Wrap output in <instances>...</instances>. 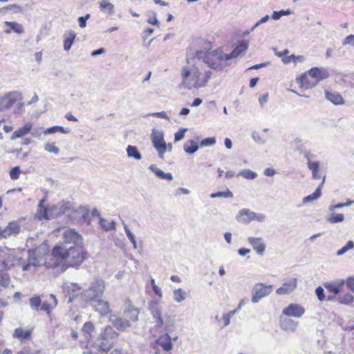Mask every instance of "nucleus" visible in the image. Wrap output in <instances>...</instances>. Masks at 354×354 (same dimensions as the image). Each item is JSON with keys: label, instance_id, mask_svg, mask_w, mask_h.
I'll return each instance as SVG.
<instances>
[{"label": "nucleus", "instance_id": "1", "mask_svg": "<svg viewBox=\"0 0 354 354\" xmlns=\"http://www.w3.org/2000/svg\"><path fill=\"white\" fill-rule=\"evenodd\" d=\"M86 254L84 246L55 245L53 256L56 259L57 272H63L70 267L80 266L86 259Z\"/></svg>", "mask_w": 354, "mask_h": 354}, {"label": "nucleus", "instance_id": "2", "mask_svg": "<svg viewBox=\"0 0 354 354\" xmlns=\"http://www.w3.org/2000/svg\"><path fill=\"white\" fill-rule=\"evenodd\" d=\"M181 75L183 87L191 90L206 86L212 75V72L211 70L203 68L201 63H197L190 68H183Z\"/></svg>", "mask_w": 354, "mask_h": 354}, {"label": "nucleus", "instance_id": "3", "mask_svg": "<svg viewBox=\"0 0 354 354\" xmlns=\"http://www.w3.org/2000/svg\"><path fill=\"white\" fill-rule=\"evenodd\" d=\"M28 263L24 265L23 270L26 271L30 266H44L48 269L56 268V259L53 256V250L49 253V246L47 243H43L37 247L35 250H29Z\"/></svg>", "mask_w": 354, "mask_h": 354}, {"label": "nucleus", "instance_id": "4", "mask_svg": "<svg viewBox=\"0 0 354 354\" xmlns=\"http://www.w3.org/2000/svg\"><path fill=\"white\" fill-rule=\"evenodd\" d=\"M194 59H197L198 62L202 61L208 67L214 70H221L227 65L225 55L220 50L207 52L197 50Z\"/></svg>", "mask_w": 354, "mask_h": 354}, {"label": "nucleus", "instance_id": "5", "mask_svg": "<svg viewBox=\"0 0 354 354\" xmlns=\"http://www.w3.org/2000/svg\"><path fill=\"white\" fill-rule=\"evenodd\" d=\"M148 308L153 318L156 320V327L167 328L172 326L173 321L170 315L168 313H162V306L158 301L151 300L149 301Z\"/></svg>", "mask_w": 354, "mask_h": 354}, {"label": "nucleus", "instance_id": "6", "mask_svg": "<svg viewBox=\"0 0 354 354\" xmlns=\"http://www.w3.org/2000/svg\"><path fill=\"white\" fill-rule=\"evenodd\" d=\"M118 337L114 329L107 326L96 340V345L100 351L108 353L113 346V340Z\"/></svg>", "mask_w": 354, "mask_h": 354}, {"label": "nucleus", "instance_id": "7", "mask_svg": "<svg viewBox=\"0 0 354 354\" xmlns=\"http://www.w3.org/2000/svg\"><path fill=\"white\" fill-rule=\"evenodd\" d=\"M153 147L156 150L159 158L164 159L166 152V142L164 139V133L162 131L153 129L151 135Z\"/></svg>", "mask_w": 354, "mask_h": 354}, {"label": "nucleus", "instance_id": "8", "mask_svg": "<svg viewBox=\"0 0 354 354\" xmlns=\"http://www.w3.org/2000/svg\"><path fill=\"white\" fill-rule=\"evenodd\" d=\"M84 246L83 237L74 229H66L63 232V243L60 245Z\"/></svg>", "mask_w": 354, "mask_h": 354}, {"label": "nucleus", "instance_id": "9", "mask_svg": "<svg viewBox=\"0 0 354 354\" xmlns=\"http://www.w3.org/2000/svg\"><path fill=\"white\" fill-rule=\"evenodd\" d=\"M22 100V93L19 91H10L0 96V111L11 108L18 100Z\"/></svg>", "mask_w": 354, "mask_h": 354}, {"label": "nucleus", "instance_id": "10", "mask_svg": "<svg viewBox=\"0 0 354 354\" xmlns=\"http://www.w3.org/2000/svg\"><path fill=\"white\" fill-rule=\"evenodd\" d=\"M273 286L272 285L266 286L263 283H258L253 287L252 292V302L256 304L259 300L269 295Z\"/></svg>", "mask_w": 354, "mask_h": 354}, {"label": "nucleus", "instance_id": "11", "mask_svg": "<svg viewBox=\"0 0 354 354\" xmlns=\"http://www.w3.org/2000/svg\"><path fill=\"white\" fill-rule=\"evenodd\" d=\"M104 283L103 281H96L85 291L84 296L86 299L92 301L102 295L104 291Z\"/></svg>", "mask_w": 354, "mask_h": 354}, {"label": "nucleus", "instance_id": "12", "mask_svg": "<svg viewBox=\"0 0 354 354\" xmlns=\"http://www.w3.org/2000/svg\"><path fill=\"white\" fill-rule=\"evenodd\" d=\"M125 305L126 306L123 311L124 317L127 319V321H129L131 326V323L138 321L140 310L133 305L131 301L129 298L126 299Z\"/></svg>", "mask_w": 354, "mask_h": 354}, {"label": "nucleus", "instance_id": "13", "mask_svg": "<svg viewBox=\"0 0 354 354\" xmlns=\"http://www.w3.org/2000/svg\"><path fill=\"white\" fill-rule=\"evenodd\" d=\"M72 208V205L70 203H62L49 207V214L50 219L57 217L62 214H66Z\"/></svg>", "mask_w": 354, "mask_h": 354}, {"label": "nucleus", "instance_id": "14", "mask_svg": "<svg viewBox=\"0 0 354 354\" xmlns=\"http://www.w3.org/2000/svg\"><path fill=\"white\" fill-rule=\"evenodd\" d=\"M283 315L288 317H301L305 313V308L298 304H290L283 309Z\"/></svg>", "mask_w": 354, "mask_h": 354}, {"label": "nucleus", "instance_id": "15", "mask_svg": "<svg viewBox=\"0 0 354 354\" xmlns=\"http://www.w3.org/2000/svg\"><path fill=\"white\" fill-rule=\"evenodd\" d=\"M20 225L17 222H10L6 227H0V236L8 238L10 236H17L20 231Z\"/></svg>", "mask_w": 354, "mask_h": 354}, {"label": "nucleus", "instance_id": "16", "mask_svg": "<svg viewBox=\"0 0 354 354\" xmlns=\"http://www.w3.org/2000/svg\"><path fill=\"white\" fill-rule=\"evenodd\" d=\"M91 302L95 310L99 313L101 316H106L111 312L109 303L106 301L97 299Z\"/></svg>", "mask_w": 354, "mask_h": 354}, {"label": "nucleus", "instance_id": "17", "mask_svg": "<svg viewBox=\"0 0 354 354\" xmlns=\"http://www.w3.org/2000/svg\"><path fill=\"white\" fill-rule=\"evenodd\" d=\"M297 287V279L290 278L283 283V286L277 289L278 295H287L292 292Z\"/></svg>", "mask_w": 354, "mask_h": 354}, {"label": "nucleus", "instance_id": "18", "mask_svg": "<svg viewBox=\"0 0 354 354\" xmlns=\"http://www.w3.org/2000/svg\"><path fill=\"white\" fill-rule=\"evenodd\" d=\"M308 74L315 82H316L317 84L321 80L326 79L328 77V73L326 69L319 68L317 67H314L310 69L308 71Z\"/></svg>", "mask_w": 354, "mask_h": 354}, {"label": "nucleus", "instance_id": "19", "mask_svg": "<svg viewBox=\"0 0 354 354\" xmlns=\"http://www.w3.org/2000/svg\"><path fill=\"white\" fill-rule=\"evenodd\" d=\"M249 42L248 41L244 40L242 41L241 43L238 45L230 53L225 54V59L227 61L231 59L237 58L242 53H244L248 48Z\"/></svg>", "mask_w": 354, "mask_h": 354}, {"label": "nucleus", "instance_id": "20", "mask_svg": "<svg viewBox=\"0 0 354 354\" xmlns=\"http://www.w3.org/2000/svg\"><path fill=\"white\" fill-rule=\"evenodd\" d=\"M248 241L252 246L254 250H255L257 254L261 255L263 254L266 245L262 238L250 236L248 238Z\"/></svg>", "mask_w": 354, "mask_h": 354}, {"label": "nucleus", "instance_id": "21", "mask_svg": "<svg viewBox=\"0 0 354 354\" xmlns=\"http://www.w3.org/2000/svg\"><path fill=\"white\" fill-rule=\"evenodd\" d=\"M157 345L161 347L164 351L162 354H170L169 351L171 350L173 344L171 337L168 334L160 336L156 341Z\"/></svg>", "mask_w": 354, "mask_h": 354}, {"label": "nucleus", "instance_id": "22", "mask_svg": "<svg viewBox=\"0 0 354 354\" xmlns=\"http://www.w3.org/2000/svg\"><path fill=\"white\" fill-rule=\"evenodd\" d=\"M110 321L118 330L124 331L130 327L129 321L124 317H117L112 315L110 317Z\"/></svg>", "mask_w": 354, "mask_h": 354}, {"label": "nucleus", "instance_id": "23", "mask_svg": "<svg viewBox=\"0 0 354 354\" xmlns=\"http://www.w3.org/2000/svg\"><path fill=\"white\" fill-rule=\"evenodd\" d=\"M345 281L343 279L327 282L324 284L326 289L334 295L339 294L344 288Z\"/></svg>", "mask_w": 354, "mask_h": 354}, {"label": "nucleus", "instance_id": "24", "mask_svg": "<svg viewBox=\"0 0 354 354\" xmlns=\"http://www.w3.org/2000/svg\"><path fill=\"white\" fill-rule=\"evenodd\" d=\"M297 83L300 84L301 88L306 90L315 87L317 84L311 77L308 74H303L299 78L297 79Z\"/></svg>", "mask_w": 354, "mask_h": 354}, {"label": "nucleus", "instance_id": "25", "mask_svg": "<svg viewBox=\"0 0 354 354\" xmlns=\"http://www.w3.org/2000/svg\"><path fill=\"white\" fill-rule=\"evenodd\" d=\"M45 199H41L39 205L37 206V209L36 212V217L39 220L41 221L42 219H46L50 220V216L48 212L49 207H46L44 206Z\"/></svg>", "mask_w": 354, "mask_h": 354}, {"label": "nucleus", "instance_id": "26", "mask_svg": "<svg viewBox=\"0 0 354 354\" xmlns=\"http://www.w3.org/2000/svg\"><path fill=\"white\" fill-rule=\"evenodd\" d=\"M253 216L254 212L249 209H242L239 212L236 216V220L240 223L248 224L252 221Z\"/></svg>", "mask_w": 354, "mask_h": 354}, {"label": "nucleus", "instance_id": "27", "mask_svg": "<svg viewBox=\"0 0 354 354\" xmlns=\"http://www.w3.org/2000/svg\"><path fill=\"white\" fill-rule=\"evenodd\" d=\"M298 323L289 318H281L280 326L282 330L286 331L294 332L296 330Z\"/></svg>", "mask_w": 354, "mask_h": 354}, {"label": "nucleus", "instance_id": "28", "mask_svg": "<svg viewBox=\"0 0 354 354\" xmlns=\"http://www.w3.org/2000/svg\"><path fill=\"white\" fill-rule=\"evenodd\" d=\"M32 124L31 122H26L24 127L19 128L13 132L12 134L11 139L15 140L16 138H22L30 132L32 129Z\"/></svg>", "mask_w": 354, "mask_h": 354}, {"label": "nucleus", "instance_id": "29", "mask_svg": "<svg viewBox=\"0 0 354 354\" xmlns=\"http://www.w3.org/2000/svg\"><path fill=\"white\" fill-rule=\"evenodd\" d=\"M76 33L72 30H68L64 35V49L66 51H68L74 42V40L76 37Z\"/></svg>", "mask_w": 354, "mask_h": 354}, {"label": "nucleus", "instance_id": "30", "mask_svg": "<svg viewBox=\"0 0 354 354\" xmlns=\"http://www.w3.org/2000/svg\"><path fill=\"white\" fill-rule=\"evenodd\" d=\"M324 181H325V176L324 177L322 182L317 186L315 191L313 194H311L303 198L304 203L311 202L314 200L319 198L321 196L322 188L324 183Z\"/></svg>", "mask_w": 354, "mask_h": 354}, {"label": "nucleus", "instance_id": "31", "mask_svg": "<svg viewBox=\"0 0 354 354\" xmlns=\"http://www.w3.org/2000/svg\"><path fill=\"white\" fill-rule=\"evenodd\" d=\"M149 169L160 179H166L168 180H171L173 179V176L171 173H165L159 169L156 165H151Z\"/></svg>", "mask_w": 354, "mask_h": 354}, {"label": "nucleus", "instance_id": "32", "mask_svg": "<svg viewBox=\"0 0 354 354\" xmlns=\"http://www.w3.org/2000/svg\"><path fill=\"white\" fill-rule=\"evenodd\" d=\"M5 25L9 27V29L5 30V33L10 34L11 30L17 33L23 32V27L21 24L14 21H5Z\"/></svg>", "mask_w": 354, "mask_h": 354}, {"label": "nucleus", "instance_id": "33", "mask_svg": "<svg viewBox=\"0 0 354 354\" xmlns=\"http://www.w3.org/2000/svg\"><path fill=\"white\" fill-rule=\"evenodd\" d=\"M183 149L188 154H194L198 151V146L196 142L189 140L184 144Z\"/></svg>", "mask_w": 354, "mask_h": 354}, {"label": "nucleus", "instance_id": "34", "mask_svg": "<svg viewBox=\"0 0 354 354\" xmlns=\"http://www.w3.org/2000/svg\"><path fill=\"white\" fill-rule=\"evenodd\" d=\"M32 333V330H24L22 328H16L13 333V337L21 339H28Z\"/></svg>", "mask_w": 354, "mask_h": 354}, {"label": "nucleus", "instance_id": "35", "mask_svg": "<svg viewBox=\"0 0 354 354\" xmlns=\"http://www.w3.org/2000/svg\"><path fill=\"white\" fill-rule=\"evenodd\" d=\"M308 169L312 171V176L314 179H319L321 178L319 174V164L318 162L308 161L307 162Z\"/></svg>", "mask_w": 354, "mask_h": 354}, {"label": "nucleus", "instance_id": "36", "mask_svg": "<svg viewBox=\"0 0 354 354\" xmlns=\"http://www.w3.org/2000/svg\"><path fill=\"white\" fill-rule=\"evenodd\" d=\"M326 98L335 104H342L344 103L342 97L335 93L326 92Z\"/></svg>", "mask_w": 354, "mask_h": 354}, {"label": "nucleus", "instance_id": "37", "mask_svg": "<svg viewBox=\"0 0 354 354\" xmlns=\"http://www.w3.org/2000/svg\"><path fill=\"white\" fill-rule=\"evenodd\" d=\"M127 156L137 160H141L142 156L136 146L128 145L127 148Z\"/></svg>", "mask_w": 354, "mask_h": 354}, {"label": "nucleus", "instance_id": "38", "mask_svg": "<svg viewBox=\"0 0 354 354\" xmlns=\"http://www.w3.org/2000/svg\"><path fill=\"white\" fill-rule=\"evenodd\" d=\"M10 282V277L7 272L0 270V287L6 288L9 287Z\"/></svg>", "mask_w": 354, "mask_h": 354}, {"label": "nucleus", "instance_id": "39", "mask_svg": "<svg viewBox=\"0 0 354 354\" xmlns=\"http://www.w3.org/2000/svg\"><path fill=\"white\" fill-rule=\"evenodd\" d=\"M173 295V299L177 303H180L185 299L186 292L182 288L174 290Z\"/></svg>", "mask_w": 354, "mask_h": 354}, {"label": "nucleus", "instance_id": "40", "mask_svg": "<svg viewBox=\"0 0 354 354\" xmlns=\"http://www.w3.org/2000/svg\"><path fill=\"white\" fill-rule=\"evenodd\" d=\"M100 8L101 10H106L109 15L114 13V6L108 0H102L100 2Z\"/></svg>", "mask_w": 354, "mask_h": 354}, {"label": "nucleus", "instance_id": "41", "mask_svg": "<svg viewBox=\"0 0 354 354\" xmlns=\"http://www.w3.org/2000/svg\"><path fill=\"white\" fill-rule=\"evenodd\" d=\"M56 132H61L62 133H68L70 132V130H66L63 127L54 126V127L46 129L44 131V133L45 135H47V134L54 133Z\"/></svg>", "mask_w": 354, "mask_h": 354}, {"label": "nucleus", "instance_id": "42", "mask_svg": "<svg viewBox=\"0 0 354 354\" xmlns=\"http://www.w3.org/2000/svg\"><path fill=\"white\" fill-rule=\"evenodd\" d=\"M122 224H123L124 230L126 232L127 238L129 239L131 243L133 244V248L136 249L137 248V243H136L134 234L130 231L127 225L124 221H122Z\"/></svg>", "mask_w": 354, "mask_h": 354}, {"label": "nucleus", "instance_id": "43", "mask_svg": "<svg viewBox=\"0 0 354 354\" xmlns=\"http://www.w3.org/2000/svg\"><path fill=\"white\" fill-rule=\"evenodd\" d=\"M338 301L341 304L348 305L354 301V297L351 293L340 295L338 296Z\"/></svg>", "mask_w": 354, "mask_h": 354}, {"label": "nucleus", "instance_id": "44", "mask_svg": "<svg viewBox=\"0 0 354 354\" xmlns=\"http://www.w3.org/2000/svg\"><path fill=\"white\" fill-rule=\"evenodd\" d=\"M238 175L249 180L254 179L257 176V174L250 169H243Z\"/></svg>", "mask_w": 354, "mask_h": 354}, {"label": "nucleus", "instance_id": "45", "mask_svg": "<svg viewBox=\"0 0 354 354\" xmlns=\"http://www.w3.org/2000/svg\"><path fill=\"white\" fill-rule=\"evenodd\" d=\"M100 224L105 231H109L115 229V223L114 221H108L106 219L100 218Z\"/></svg>", "mask_w": 354, "mask_h": 354}, {"label": "nucleus", "instance_id": "46", "mask_svg": "<svg viewBox=\"0 0 354 354\" xmlns=\"http://www.w3.org/2000/svg\"><path fill=\"white\" fill-rule=\"evenodd\" d=\"M210 197L212 198H232L233 197V194L231 191H230L228 189H226L225 192H218L216 193H213L210 195Z\"/></svg>", "mask_w": 354, "mask_h": 354}, {"label": "nucleus", "instance_id": "47", "mask_svg": "<svg viewBox=\"0 0 354 354\" xmlns=\"http://www.w3.org/2000/svg\"><path fill=\"white\" fill-rule=\"evenodd\" d=\"M344 219V216L342 214L333 213L331 216L327 219L330 223H337L342 222Z\"/></svg>", "mask_w": 354, "mask_h": 354}, {"label": "nucleus", "instance_id": "48", "mask_svg": "<svg viewBox=\"0 0 354 354\" xmlns=\"http://www.w3.org/2000/svg\"><path fill=\"white\" fill-rule=\"evenodd\" d=\"M44 149L49 153H53L56 155L59 153V149L57 146H55V142L46 143L44 145Z\"/></svg>", "mask_w": 354, "mask_h": 354}, {"label": "nucleus", "instance_id": "49", "mask_svg": "<svg viewBox=\"0 0 354 354\" xmlns=\"http://www.w3.org/2000/svg\"><path fill=\"white\" fill-rule=\"evenodd\" d=\"M354 248V242L353 241H349L346 243V245L342 247L340 250L337 252V255L340 256L351 250Z\"/></svg>", "mask_w": 354, "mask_h": 354}, {"label": "nucleus", "instance_id": "50", "mask_svg": "<svg viewBox=\"0 0 354 354\" xmlns=\"http://www.w3.org/2000/svg\"><path fill=\"white\" fill-rule=\"evenodd\" d=\"M29 304L32 308L38 310L41 305V299L39 297H32L30 299Z\"/></svg>", "mask_w": 354, "mask_h": 354}, {"label": "nucleus", "instance_id": "51", "mask_svg": "<svg viewBox=\"0 0 354 354\" xmlns=\"http://www.w3.org/2000/svg\"><path fill=\"white\" fill-rule=\"evenodd\" d=\"M236 310H231L227 313H225L223 315V320L224 321V324H223V327H225L230 324V319L232 316H234V315L236 313Z\"/></svg>", "mask_w": 354, "mask_h": 354}, {"label": "nucleus", "instance_id": "52", "mask_svg": "<svg viewBox=\"0 0 354 354\" xmlns=\"http://www.w3.org/2000/svg\"><path fill=\"white\" fill-rule=\"evenodd\" d=\"M216 143V139L214 137L206 138L201 140V145L203 147L213 145Z\"/></svg>", "mask_w": 354, "mask_h": 354}, {"label": "nucleus", "instance_id": "53", "mask_svg": "<svg viewBox=\"0 0 354 354\" xmlns=\"http://www.w3.org/2000/svg\"><path fill=\"white\" fill-rule=\"evenodd\" d=\"M54 308H55L53 306V304H48V302H46V301H44L41 304V310H43V311H45L48 315L50 314V313L52 312V310Z\"/></svg>", "mask_w": 354, "mask_h": 354}, {"label": "nucleus", "instance_id": "54", "mask_svg": "<svg viewBox=\"0 0 354 354\" xmlns=\"http://www.w3.org/2000/svg\"><path fill=\"white\" fill-rule=\"evenodd\" d=\"M20 174V169L19 167H15L10 171V176L12 180H16L19 178Z\"/></svg>", "mask_w": 354, "mask_h": 354}, {"label": "nucleus", "instance_id": "55", "mask_svg": "<svg viewBox=\"0 0 354 354\" xmlns=\"http://www.w3.org/2000/svg\"><path fill=\"white\" fill-rule=\"evenodd\" d=\"M82 330L84 332L91 334L94 330V325L91 322H87L84 324Z\"/></svg>", "mask_w": 354, "mask_h": 354}, {"label": "nucleus", "instance_id": "56", "mask_svg": "<svg viewBox=\"0 0 354 354\" xmlns=\"http://www.w3.org/2000/svg\"><path fill=\"white\" fill-rule=\"evenodd\" d=\"M187 129H181L174 134V141L178 142L181 140L184 136Z\"/></svg>", "mask_w": 354, "mask_h": 354}, {"label": "nucleus", "instance_id": "57", "mask_svg": "<svg viewBox=\"0 0 354 354\" xmlns=\"http://www.w3.org/2000/svg\"><path fill=\"white\" fill-rule=\"evenodd\" d=\"M315 293L319 301H324L325 299L324 290L322 287H317L315 290Z\"/></svg>", "mask_w": 354, "mask_h": 354}, {"label": "nucleus", "instance_id": "58", "mask_svg": "<svg viewBox=\"0 0 354 354\" xmlns=\"http://www.w3.org/2000/svg\"><path fill=\"white\" fill-rule=\"evenodd\" d=\"M46 302H48L50 304H53V306L55 308L58 304L57 299L56 297L53 294H50L48 297Z\"/></svg>", "mask_w": 354, "mask_h": 354}, {"label": "nucleus", "instance_id": "59", "mask_svg": "<svg viewBox=\"0 0 354 354\" xmlns=\"http://www.w3.org/2000/svg\"><path fill=\"white\" fill-rule=\"evenodd\" d=\"M12 266V263H8L6 261H0V270H5L6 272L7 270H10Z\"/></svg>", "mask_w": 354, "mask_h": 354}, {"label": "nucleus", "instance_id": "60", "mask_svg": "<svg viewBox=\"0 0 354 354\" xmlns=\"http://www.w3.org/2000/svg\"><path fill=\"white\" fill-rule=\"evenodd\" d=\"M342 44L344 46L350 44L354 46V35H348L343 41Z\"/></svg>", "mask_w": 354, "mask_h": 354}, {"label": "nucleus", "instance_id": "61", "mask_svg": "<svg viewBox=\"0 0 354 354\" xmlns=\"http://www.w3.org/2000/svg\"><path fill=\"white\" fill-rule=\"evenodd\" d=\"M270 19L269 15H266L263 17H262L260 20H259L252 28L251 31H253L257 27H258L260 24H264L268 21Z\"/></svg>", "mask_w": 354, "mask_h": 354}, {"label": "nucleus", "instance_id": "62", "mask_svg": "<svg viewBox=\"0 0 354 354\" xmlns=\"http://www.w3.org/2000/svg\"><path fill=\"white\" fill-rule=\"evenodd\" d=\"M297 151H299L300 153L303 154L304 158L308 161H310V158H312V155L308 152L301 149L299 146L297 147Z\"/></svg>", "mask_w": 354, "mask_h": 354}, {"label": "nucleus", "instance_id": "63", "mask_svg": "<svg viewBox=\"0 0 354 354\" xmlns=\"http://www.w3.org/2000/svg\"><path fill=\"white\" fill-rule=\"evenodd\" d=\"M344 281L345 283H346L348 288L354 293V276L352 277H348Z\"/></svg>", "mask_w": 354, "mask_h": 354}, {"label": "nucleus", "instance_id": "64", "mask_svg": "<svg viewBox=\"0 0 354 354\" xmlns=\"http://www.w3.org/2000/svg\"><path fill=\"white\" fill-rule=\"evenodd\" d=\"M30 133L34 138H39L42 133V128H32V127Z\"/></svg>", "mask_w": 354, "mask_h": 354}]
</instances>
